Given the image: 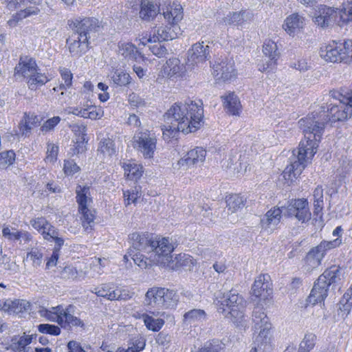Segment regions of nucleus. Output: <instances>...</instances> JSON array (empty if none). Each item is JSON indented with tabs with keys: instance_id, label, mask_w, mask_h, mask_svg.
Wrapping results in <instances>:
<instances>
[{
	"instance_id": "f257e3e1",
	"label": "nucleus",
	"mask_w": 352,
	"mask_h": 352,
	"mask_svg": "<svg viewBox=\"0 0 352 352\" xmlns=\"http://www.w3.org/2000/svg\"><path fill=\"white\" fill-rule=\"evenodd\" d=\"M164 118L165 124L162 130L165 140L174 137L179 131L184 133L195 132L203 122L202 102L188 100L175 103L167 111Z\"/></svg>"
},
{
	"instance_id": "f03ea898",
	"label": "nucleus",
	"mask_w": 352,
	"mask_h": 352,
	"mask_svg": "<svg viewBox=\"0 0 352 352\" xmlns=\"http://www.w3.org/2000/svg\"><path fill=\"white\" fill-rule=\"evenodd\" d=\"M324 116L309 114L299 121L304 138L299 144L297 159L305 164L311 162L317 152L325 126Z\"/></svg>"
},
{
	"instance_id": "7ed1b4c3",
	"label": "nucleus",
	"mask_w": 352,
	"mask_h": 352,
	"mask_svg": "<svg viewBox=\"0 0 352 352\" xmlns=\"http://www.w3.org/2000/svg\"><path fill=\"white\" fill-rule=\"evenodd\" d=\"M160 248L163 249L161 256H153L154 261L158 264V266L171 270H176L181 267L191 270L197 263L196 259L185 253L177 254L173 259L171 254L175 247L170 239L162 240Z\"/></svg>"
},
{
	"instance_id": "20e7f679",
	"label": "nucleus",
	"mask_w": 352,
	"mask_h": 352,
	"mask_svg": "<svg viewBox=\"0 0 352 352\" xmlns=\"http://www.w3.org/2000/svg\"><path fill=\"white\" fill-rule=\"evenodd\" d=\"M252 322L255 331H258V334L255 338L256 346L250 352H257V350L263 352H270L272 349V335L271 333L272 324L265 311L260 307H255L252 314Z\"/></svg>"
},
{
	"instance_id": "39448f33",
	"label": "nucleus",
	"mask_w": 352,
	"mask_h": 352,
	"mask_svg": "<svg viewBox=\"0 0 352 352\" xmlns=\"http://www.w3.org/2000/svg\"><path fill=\"white\" fill-rule=\"evenodd\" d=\"M331 96L338 101V103L330 104L328 108V115L324 111L312 113L311 114L324 113L327 122V117L331 122L343 121L351 117L352 114V91L341 89L340 91H333Z\"/></svg>"
},
{
	"instance_id": "423d86ee",
	"label": "nucleus",
	"mask_w": 352,
	"mask_h": 352,
	"mask_svg": "<svg viewBox=\"0 0 352 352\" xmlns=\"http://www.w3.org/2000/svg\"><path fill=\"white\" fill-rule=\"evenodd\" d=\"M217 310L234 323L241 322L244 317L245 302L235 291H230L217 298Z\"/></svg>"
},
{
	"instance_id": "0eeeda50",
	"label": "nucleus",
	"mask_w": 352,
	"mask_h": 352,
	"mask_svg": "<svg viewBox=\"0 0 352 352\" xmlns=\"http://www.w3.org/2000/svg\"><path fill=\"white\" fill-rule=\"evenodd\" d=\"M15 75L23 77L32 90H36L51 80L45 74L39 72L36 61L28 57L20 60L15 67Z\"/></svg>"
},
{
	"instance_id": "6e6552de",
	"label": "nucleus",
	"mask_w": 352,
	"mask_h": 352,
	"mask_svg": "<svg viewBox=\"0 0 352 352\" xmlns=\"http://www.w3.org/2000/svg\"><path fill=\"white\" fill-rule=\"evenodd\" d=\"M177 300L175 291L163 287H152L145 294V304L158 309L172 307Z\"/></svg>"
},
{
	"instance_id": "1a4fd4ad",
	"label": "nucleus",
	"mask_w": 352,
	"mask_h": 352,
	"mask_svg": "<svg viewBox=\"0 0 352 352\" xmlns=\"http://www.w3.org/2000/svg\"><path fill=\"white\" fill-rule=\"evenodd\" d=\"M164 239H169L168 237H157L155 239H151L145 234L138 232L132 233L130 235L132 248L138 251H143L146 253H151V260L154 261L155 255H160L163 249H161V243Z\"/></svg>"
},
{
	"instance_id": "9d476101",
	"label": "nucleus",
	"mask_w": 352,
	"mask_h": 352,
	"mask_svg": "<svg viewBox=\"0 0 352 352\" xmlns=\"http://www.w3.org/2000/svg\"><path fill=\"white\" fill-rule=\"evenodd\" d=\"M342 243V241L338 239L329 241H321L317 246L311 249L307 254L304 260L305 269L307 271H311L319 267L326 252L329 250L339 247Z\"/></svg>"
},
{
	"instance_id": "9b49d317",
	"label": "nucleus",
	"mask_w": 352,
	"mask_h": 352,
	"mask_svg": "<svg viewBox=\"0 0 352 352\" xmlns=\"http://www.w3.org/2000/svg\"><path fill=\"white\" fill-rule=\"evenodd\" d=\"M132 145L144 159L151 160L156 151V135L148 130L137 132L133 138Z\"/></svg>"
},
{
	"instance_id": "f8f14e48",
	"label": "nucleus",
	"mask_w": 352,
	"mask_h": 352,
	"mask_svg": "<svg viewBox=\"0 0 352 352\" xmlns=\"http://www.w3.org/2000/svg\"><path fill=\"white\" fill-rule=\"evenodd\" d=\"M186 73V66L178 58H169L160 71L157 81L162 82L164 79L177 81L183 78Z\"/></svg>"
},
{
	"instance_id": "ddd939ff",
	"label": "nucleus",
	"mask_w": 352,
	"mask_h": 352,
	"mask_svg": "<svg viewBox=\"0 0 352 352\" xmlns=\"http://www.w3.org/2000/svg\"><path fill=\"white\" fill-rule=\"evenodd\" d=\"M272 293V284L270 276L267 274L258 276L252 286V295L259 302L267 304L271 300Z\"/></svg>"
},
{
	"instance_id": "4468645a",
	"label": "nucleus",
	"mask_w": 352,
	"mask_h": 352,
	"mask_svg": "<svg viewBox=\"0 0 352 352\" xmlns=\"http://www.w3.org/2000/svg\"><path fill=\"white\" fill-rule=\"evenodd\" d=\"M68 24L75 31V34H78L84 38L87 37L88 41L91 38V35L100 29L98 20L93 17H78L69 21Z\"/></svg>"
},
{
	"instance_id": "2eb2a0df",
	"label": "nucleus",
	"mask_w": 352,
	"mask_h": 352,
	"mask_svg": "<svg viewBox=\"0 0 352 352\" xmlns=\"http://www.w3.org/2000/svg\"><path fill=\"white\" fill-rule=\"evenodd\" d=\"M284 214L295 217L299 221L305 223L311 219L309 203L306 199L292 200L287 206H283Z\"/></svg>"
},
{
	"instance_id": "dca6fc26",
	"label": "nucleus",
	"mask_w": 352,
	"mask_h": 352,
	"mask_svg": "<svg viewBox=\"0 0 352 352\" xmlns=\"http://www.w3.org/2000/svg\"><path fill=\"white\" fill-rule=\"evenodd\" d=\"M212 75L217 82H226L235 78L236 71L232 60H218L213 65Z\"/></svg>"
},
{
	"instance_id": "f3484780",
	"label": "nucleus",
	"mask_w": 352,
	"mask_h": 352,
	"mask_svg": "<svg viewBox=\"0 0 352 352\" xmlns=\"http://www.w3.org/2000/svg\"><path fill=\"white\" fill-rule=\"evenodd\" d=\"M67 45L69 52L74 56H80L85 54L89 47V41L87 37H82L74 32L67 39Z\"/></svg>"
},
{
	"instance_id": "a211bd4d",
	"label": "nucleus",
	"mask_w": 352,
	"mask_h": 352,
	"mask_svg": "<svg viewBox=\"0 0 352 352\" xmlns=\"http://www.w3.org/2000/svg\"><path fill=\"white\" fill-rule=\"evenodd\" d=\"M337 17V11L332 8L321 6L314 17V23L321 27L327 28L333 25Z\"/></svg>"
},
{
	"instance_id": "6ab92c4d",
	"label": "nucleus",
	"mask_w": 352,
	"mask_h": 352,
	"mask_svg": "<svg viewBox=\"0 0 352 352\" xmlns=\"http://www.w3.org/2000/svg\"><path fill=\"white\" fill-rule=\"evenodd\" d=\"M210 57V47L204 42L195 43L188 50V60L195 64L203 63Z\"/></svg>"
},
{
	"instance_id": "aec40b11",
	"label": "nucleus",
	"mask_w": 352,
	"mask_h": 352,
	"mask_svg": "<svg viewBox=\"0 0 352 352\" xmlns=\"http://www.w3.org/2000/svg\"><path fill=\"white\" fill-rule=\"evenodd\" d=\"M251 16L252 14L245 11L229 12L224 16L219 17L217 21L219 24L224 26H239L245 21L250 19Z\"/></svg>"
},
{
	"instance_id": "412c9836",
	"label": "nucleus",
	"mask_w": 352,
	"mask_h": 352,
	"mask_svg": "<svg viewBox=\"0 0 352 352\" xmlns=\"http://www.w3.org/2000/svg\"><path fill=\"white\" fill-rule=\"evenodd\" d=\"M281 208L274 207L266 212L261 219V227L263 230L272 232L275 229L280 221L281 214H284L285 212L283 207Z\"/></svg>"
},
{
	"instance_id": "4be33fe9",
	"label": "nucleus",
	"mask_w": 352,
	"mask_h": 352,
	"mask_svg": "<svg viewBox=\"0 0 352 352\" xmlns=\"http://www.w3.org/2000/svg\"><path fill=\"white\" fill-rule=\"evenodd\" d=\"M340 43L333 41L322 45L320 49V56L327 62H341Z\"/></svg>"
},
{
	"instance_id": "5701e85b",
	"label": "nucleus",
	"mask_w": 352,
	"mask_h": 352,
	"mask_svg": "<svg viewBox=\"0 0 352 352\" xmlns=\"http://www.w3.org/2000/svg\"><path fill=\"white\" fill-rule=\"evenodd\" d=\"M118 54L127 60L140 62L144 60V56L137 50L135 45L130 42L120 41L118 45Z\"/></svg>"
},
{
	"instance_id": "b1692460",
	"label": "nucleus",
	"mask_w": 352,
	"mask_h": 352,
	"mask_svg": "<svg viewBox=\"0 0 352 352\" xmlns=\"http://www.w3.org/2000/svg\"><path fill=\"white\" fill-rule=\"evenodd\" d=\"M30 302L25 299H7L4 301V312L9 314H22L31 309Z\"/></svg>"
},
{
	"instance_id": "393cba45",
	"label": "nucleus",
	"mask_w": 352,
	"mask_h": 352,
	"mask_svg": "<svg viewBox=\"0 0 352 352\" xmlns=\"http://www.w3.org/2000/svg\"><path fill=\"white\" fill-rule=\"evenodd\" d=\"M56 309L58 311V315L61 318L60 320L56 321L58 324L61 325L62 327H65L67 325L68 326H82V322L76 316H74L71 312L73 309L72 305H69L67 308L64 309L63 306L58 305L56 307Z\"/></svg>"
},
{
	"instance_id": "a878e982",
	"label": "nucleus",
	"mask_w": 352,
	"mask_h": 352,
	"mask_svg": "<svg viewBox=\"0 0 352 352\" xmlns=\"http://www.w3.org/2000/svg\"><path fill=\"white\" fill-rule=\"evenodd\" d=\"M304 18L298 13L289 15L284 21L283 29L290 36H294L304 26Z\"/></svg>"
},
{
	"instance_id": "bb28decb",
	"label": "nucleus",
	"mask_w": 352,
	"mask_h": 352,
	"mask_svg": "<svg viewBox=\"0 0 352 352\" xmlns=\"http://www.w3.org/2000/svg\"><path fill=\"white\" fill-rule=\"evenodd\" d=\"M206 152L201 147H197L189 151L184 158L178 161L182 166H193L203 163L206 158Z\"/></svg>"
},
{
	"instance_id": "cd10ccee",
	"label": "nucleus",
	"mask_w": 352,
	"mask_h": 352,
	"mask_svg": "<svg viewBox=\"0 0 352 352\" xmlns=\"http://www.w3.org/2000/svg\"><path fill=\"white\" fill-rule=\"evenodd\" d=\"M139 17L145 21H151L159 13L160 7L151 0H141Z\"/></svg>"
},
{
	"instance_id": "c85d7f7f",
	"label": "nucleus",
	"mask_w": 352,
	"mask_h": 352,
	"mask_svg": "<svg viewBox=\"0 0 352 352\" xmlns=\"http://www.w3.org/2000/svg\"><path fill=\"white\" fill-rule=\"evenodd\" d=\"M226 112L233 116L239 115L241 104L238 96L234 92H228L221 97Z\"/></svg>"
},
{
	"instance_id": "c756f323",
	"label": "nucleus",
	"mask_w": 352,
	"mask_h": 352,
	"mask_svg": "<svg viewBox=\"0 0 352 352\" xmlns=\"http://www.w3.org/2000/svg\"><path fill=\"white\" fill-rule=\"evenodd\" d=\"M164 18L172 25H175L181 21L184 17L183 8L182 5L177 2H173L166 8V11L163 12Z\"/></svg>"
},
{
	"instance_id": "7c9ffc66",
	"label": "nucleus",
	"mask_w": 352,
	"mask_h": 352,
	"mask_svg": "<svg viewBox=\"0 0 352 352\" xmlns=\"http://www.w3.org/2000/svg\"><path fill=\"white\" fill-rule=\"evenodd\" d=\"M124 176L129 180L137 181L143 173V167L134 160H127L122 163Z\"/></svg>"
},
{
	"instance_id": "2f4dec72",
	"label": "nucleus",
	"mask_w": 352,
	"mask_h": 352,
	"mask_svg": "<svg viewBox=\"0 0 352 352\" xmlns=\"http://www.w3.org/2000/svg\"><path fill=\"white\" fill-rule=\"evenodd\" d=\"M341 268L338 265H331L327 268L319 277L320 283H325L328 287L331 284L336 283L341 279Z\"/></svg>"
},
{
	"instance_id": "473e14b6",
	"label": "nucleus",
	"mask_w": 352,
	"mask_h": 352,
	"mask_svg": "<svg viewBox=\"0 0 352 352\" xmlns=\"http://www.w3.org/2000/svg\"><path fill=\"white\" fill-rule=\"evenodd\" d=\"M328 289L327 285L320 283L318 279L308 297V302L312 305L322 302L327 296Z\"/></svg>"
},
{
	"instance_id": "72a5a7b5",
	"label": "nucleus",
	"mask_w": 352,
	"mask_h": 352,
	"mask_svg": "<svg viewBox=\"0 0 352 352\" xmlns=\"http://www.w3.org/2000/svg\"><path fill=\"white\" fill-rule=\"evenodd\" d=\"M98 157L102 160H108L116 153L113 141L110 138L102 139L98 146L97 151Z\"/></svg>"
},
{
	"instance_id": "f704fd0d",
	"label": "nucleus",
	"mask_w": 352,
	"mask_h": 352,
	"mask_svg": "<svg viewBox=\"0 0 352 352\" xmlns=\"http://www.w3.org/2000/svg\"><path fill=\"white\" fill-rule=\"evenodd\" d=\"M307 164L297 159L288 165L283 172V176L287 182L292 183L302 172Z\"/></svg>"
},
{
	"instance_id": "c9c22d12",
	"label": "nucleus",
	"mask_w": 352,
	"mask_h": 352,
	"mask_svg": "<svg viewBox=\"0 0 352 352\" xmlns=\"http://www.w3.org/2000/svg\"><path fill=\"white\" fill-rule=\"evenodd\" d=\"M74 133L76 145V153H82L85 150V143L87 142V126L83 124H74L72 126Z\"/></svg>"
},
{
	"instance_id": "e433bc0d",
	"label": "nucleus",
	"mask_w": 352,
	"mask_h": 352,
	"mask_svg": "<svg viewBox=\"0 0 352 352\" xmlns=\"http://www.w3.org/2000/svg\"><path fill=\"white\" fill-rule=\"evenodd\" d=\"M76 201L78 208L85 209V207H90L92 203L91 197L90 189L87 186L78 185L76 189Z\"/></svg>"
},
{
	"instance_id": "4c0bfd02",
	"label": "nucleus",
	"mask_w": 352,
	"mask_h": 352,
	"mask_svg": "<svg viewBox=\"0 0 352 352\" xmlns=\"http://www.w3.org/2000/svg\"><path fill=\"white\" fill-rule=\"evenodd\" d=\"M113 85L116 87H125L131 84L132 78L129 73L120 69L113 71L110 76Z\"/></svg>"
},
{
	"instance_id": "58836bf2",
	"label": "nucleus",
	"mask_w": 352,
	"mask_h": 352,
	"mask_svg": "<svg viewBox=\"0 0 352 352\" xmlns=\"http://www.w3.org/2000/svg\"><path fill=\"white\" fill-rule=\"evenodd\" d=\"M39 119L34 114H25L23 119L21 121L19 128V133L22 135H27L34 126H37Z\"/></svg>"
},
{
	"instance_id": "ea45409f",
	"label": "nucleus",
	"mask_w": 352,
	"mask_h": 352,
	"mask_svg": "<svg viewBox=\"0 0 352 352\" xmlns=\"http://www.w3.org/2000/svg\"><path fill=\"white\" fill-rule=\"evenodd\" d=\"M39 11L38 8H29L28 10H19L12 15V18L8 21L7 23L11 28L16 27L23 19L31 15H36Z\"/></svg>"
},
{
	"instance_id": "a19ab883",
	"label": "nucleus",
	"mask_w": 352,
	"mask_h": 352,
	"mask_svg": "<svg viewBox=\"0 0 352 352\" xmlns=\"http://www.w3.org/2000/svg\"><path fill=\"white\" fill-rule=\"evenodd\" d=\"M154 39L156 42H161L162 41L173 40L177 38V34L175 32L174 30L168 26H160L153 30Z\"/></svg>"
},
{
	"instance_id": "79ce46f5",
	"label": "nucleus",
	"mask_w": 352,
	"mask_h": 352,
	"mask_svg": "<svg viewBox=\"0 0 352 352\" xmlns=\"http://www.w3.org/2000/svg\"><path fill=\"white\" fill-rule=\"evenodd\" d=\"M43 253L41 248L37 247L31 248L27 252L25 261H30L34 268H38L43 263Z\"/></svg>"
},
{
	"instance_id": "37998d69",
	"label": "nucleus",
	"mask_w": 352,
	"mask_h": 352,
	"mask_svg": "<svg viewBox=\"0 0 352 352\" xmlns=\"http://www.w3.org/2000/svg\"><path fill=\"white\" fill-rule=\"evenodd\" d=\"M148 254V257H146L144 254L138 252H133V249L130 250L129 256H131V258L134 261L135 264H136L138 267L142 269H146L153 266V265H158V264L153 262L151 260V253H147Z\"/></svg>"
},
{
	"instance_id": "c03bdc74",
	"label": "nucleus",
	"mask_w": 352,
	"mask_h": 352,
	"mask_svg": "<svg viewBox=\"0 0 352 352\" xmlns=\"http://www.w3.org/2000/svg\"><path fill=\"white\" fill-rule=\"evenodd\" d=\"M78 211L81 214L82 225L85 230H91L95 219V214L89 207H85V209L78 208Z\"/></svg>"
},
{
	"instance_id": "a18cd8bd",
	"label": "nucleus",
	"mask_w": 352,
	"mask_h": 352,
	"mask_svg": "<svg viewBox=\"0 0 352 352\" xmlns=\"http://www.w3.org/2000/svg\"><path fill=\"white\" fill-rule=\"evenodd\" d=\"M142 196L140 186H135L131 189L123 190V198L126 206L131 204H135L138 199Z\"/></svg>"
},
{
	"instance_id": "49530a36",
	"label": "nucleus",
	"mask_w": 352,
	"mask_h": 352,
	"mask_svg": "<svg viewBox=\"0 0 352 352\" xmlns=\"http://www.w3.org/2000/svg\"><path fill=\"white\" fill-rule=\"evenodd\" d=\"M91 292L99 297L104 298L109 300H115L116 290H111V288L107 283L94 287Z\"/></svg>"
},
{
	"instance_id": "de8ad7c7",
	"label": "nucleus",
	"mask_w": 352,
	"mask_h": 352,
	"mask_svg": "<svg viewBox=\"0 0 352 352\" xmlns=\"http://www.w3.org/2000/svg\"><path fill=\"white\" fill-rule=\"evenodd\" d=\"M226 204L228 211L234 213L243 208L244 199L238 195H232L227 198Z\"/></svg>"
},
{
	"instance_id": "09e8293b",
	"label": "nucleus",
	"mask_w": 352,
	"mask_h": 352,
	"mask_svg": "<svg viewBox=\"0 0 352 352\" xmlns=\"http://www.w3.org/2000/svg\"><path fill=\"white\" fill-rule=\"evenodd\" d=\"M263 53L265 57L272 59H278L279 53L276 43L272 40H266L263 45Z\"/></svg>"
},
{
	"instance_id": "8fccbe9b",
	"label": "nucleus",
	"mask_w": 352,
	"mask_h": 352,
	"mask_svg": "<svg viewBox=\"0 0 352 352\" xmlns=\"http://www.w3.org/2000/svg\"><path fill=\"white\" fill-rule=\"evenodd\" d=\"M142 319L146 327L151 331H158L164 325V321L163 319H155L148 314H143Z\"/></svg>"
},
{
	"instance_id": "3c124183",
	"label": "nucleus",
	"mask_w": 352,
	"mask_h": 352,
	"mask_svg": "<svg viewBox=\"0 0 352 352\" xmlns=\"http://www.w3.org/2000/svg\"><path fill=\"white\" fill-rule=\"evenodd\" d=\"M38 313L41 317L45 318L47 320L56 322V321L60 320L61 318L58 315V311L56 307H51L50 309L40 306L38 309Z\"/></svg>"
},
{
	"instance_id": "603ef678",
	"label": "nucleus",
	"mask_w": 352,
	"mask_h": 352,
	"mask_svg": "<svg viewBox=\"0 0 352 352\" xmlns=\"http://www.w3.org/2000/svg\"><path fill=\"white\" fill-rule=\"evenodd\" d=\"M184 320L188 323L202 322L206 319V313L202 309H192L184 316Z\"/></svg>"
},
{
	"instance_id": "864d4df0",
	"label": "nucleus",
	"mask_w": 352,
	"mask_h": 352,
	"mask_svg": "<svg viewBox=\"0 0 352 352\" xmlns=\"http://www.w3.org/2000/svg\"><path fill=\"white\" fill-rule=\"evenodd\" d=\"M33 338V335H26L23 333V336H16L12 338V344L15 346L16 351L28 349L27 346L29 345Z\"/></svg>"
},
{
	"instance_id": "5fc2aeb1",
	"label": "nucleus",
	"mask_w": 352,
	"mask_h": 352,
	"mask_svg": "<svg viewBox=\"0 0 352 352\" xmlns=\"http://www.w3.org/2000/svg\"><path fill=\"white\" fill-rule=\"evenodd\" d=\"M341 62H352V40H348L343 43H340Z\"/></svg>"
},
{
	"instance_id": "6e6d98bb",
	"label": "nucleus",
	"mask_w": 352,
	"mask_h": 352,
	"mask_svg": "<svg viewBox=\"0 0 352 352\" xmlns=\"http://www.w3.org/2000/svg\"><path fill=\"white\" fill-rule=\"evenodd\" d=\"M316 341V336L313 333H307L302 340L299 352H309L314 349Z\"/></svg>"
},
{
	"instance_id": "4d7b16f0",
	"label": "nucleus",
	"mask_w": 352,
	"mask_h": 352,
	"mask_svg": "<svg viewBox=\"0 0 352 352\" xmlns=\"http://www.w3.org/2000/svg\"><path fill=\"white\" fill-rule=\"evenodd\" d=\"M7 7L9 10H13L15 9L28 10L29 8H36L32 6V2L29 0H6Z\"/></svg>"
},
{
	"instance_id": "13d9d810",
	"label": "nucleus",
	"mask_w": 352,
	"mask_h": 352,
	"mask_svg": "<svg viewBox=\"0 0 352 352\" xmlns=\"http://www.w3.org/2000/svg\"><path fill=\"white\" fill-rule=\"evenodd\" d=\"M15 160V153L12 151H8L0 153V168L6 169L13 164Z\"/></svg>"
},
{
	"instance_id": "bf43d9fd",
	"label": "nucleus",
	"mask_w": 352,
	"mask_h": 352,
	"mask_svg": "<svg viewBox=\"0 0 352 352\" xmlns=\"http://www.w3.org/2000/svg\"><path fill=\"white\" fill-rule=\"evenodd\" d=\"M103 116V111L95 106H88L85 108L84 118H89L96 120L100 118Z\"/></svg>"
},
{
	"instance_id": "052dcab7",
	"label": "nucleus",
	"mask_w": 352,
	"mask_h": 352,
	"mask_svg": "<svg viewBox=\"0 0 352 352\" xmlns=\"http://www.w3.org/2000/svg\"><path fill=\"white\" fill-rule=\"evenodd\" d=\"M30 223L32 226L37 230L39 232H41L43 235L44 239H46V236H45L46 232V228L49 223L47 221V220L43 217H38L34 219H32L30 221Z\"/></svg>"
},
{
	"instance_id": "680f3d73",
	"label": "nucleus",
	"mask_w": 352,
	"mask_h": 352,
	"mask_svg": "<svg viewBox=\"0 0 352 352\" xmlns=\"http://www.w3.org/2000/svg\"><path fill=\"white\" fill-rule=\"evenodd\" d=\"M248 162L245 156L242 157L241 155L237 154V160H236L235 165L233 167L232 173H244L248 168Z\"/></svg>"
},
{
	"instance_id": "e2e57ef3",
	"label": "nucleus",
	"mask_w": 352,
	"mask_h": 352,
	"mask_svg": "<svg viewBox=\"0 0 352 352\" xmlns=\"http://www.w3.org/2000/svg\"><path fill=\"white\" fill-rule=\"evenodd\" d=\"M277 59L268 58L263 60L258 65V70L261 72L270 73L273 72L276 67Z\"/></svg>"
},
{
	"instance_id": "0e129e2a",
	"label": "nucleus",
	"mask_w": 352,
	"mask_h": 352,
	"mask_svg": "<svg viewBox=\"0 0 352 352\" xmlns=\"http://www.w3.org/2000/svg\"><path fill=\"white\" fill-rule=\"evenodd\" d=\"M40 333H47L52 336H58L60 333V329L54 324H41L38 326Z\"/></svg>"
},
{
	"instance_id": "69168bd1",
	"label": "nucleus",
	"mask_w": 352,
	"mask_h": 352,
	"mask_svg": "<svg viewBox=\"0 0 352 352\" xmlns=\"http://www.w3.org/2000/svg\"><path fill=\"white\" fill-rule=\"evenodd\" d=\"M58 153V146L52 143H48L47 146L45 161L50 163L54 162L57 159Z\"/></svg>"
},
{
	"instance_id": "338daca9",
	"label": "nucleus",
	"mask_w": 352,
	"mask_h": 352,
	"mask_svg": "<svg viewBox=\"0 0 352 352\" xmlns=\"http://www.w3.org/2000/svg\"><path fill=\"white\" fill-rule=\"evenodd\" d=\"M63 170L66 175H72L80 170V167L74 160H65Z\"/></svg>"
},
{
	"instance_id": "774afa93",
	"label": "nucleus",
	"mask_w": 352,
	"mask_h": 352,
	"mask_svg": "<svg viewBox=\"0 0 352 352\" xmlns=\"http://www.w3.org/2000/svg\"><path fill=\"white\" fill-rule=\"evenodd\" d=\"M352 307V300L350 297L346 298V295H344L343 298L340 302L339 309L343 316H346L350 313Z\"/></svg>"
}]
</instances>
